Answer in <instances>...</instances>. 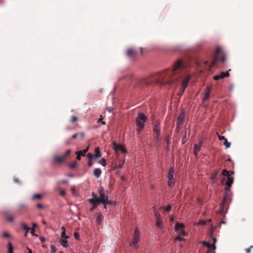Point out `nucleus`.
Segmentation results:
<instances>
[{"label":"nucleus","mask_w":253,"mask_h":253,"mask_svg":"<svg viewBox=\"0 0 253 253\" xmlns=\"http://www.w3.org/2000/svg\"><path fill=\"white\" fill-rule=\"evenodd\" d=\"M99 163L103 167H105L106 165V162L104 158H102Z\"/></svg>","instance_id":"473e14b6"},{"label":"nucleus","mask_w":253,"mask_h":253,"mask_svg":"<svg viewBox=\"0 0 253 253\" xmlns=\"http://www.w3.org/2000/svg\"><path fill=\"white\" fill-rule=\"evenodd\" d=\"M77 120V118L75 116H72L71 119V121L73 123L76 122Z\"/></svg>","instance_id":"a18cd8bd"},{"label":"nucleus","mask_w":253,"mask_h":253,"mask_svg":"<svg viewBox=\"0 0 253 253\" xmlns=\"http://www.w3.org/2000/svg\"><path fill=\"white\" fill-rule=\"evenodd\" d=\"M223 144L225 145L226 148H229L230 146V143L228 142L226 138L224 139Z\"/></svg>","instance_id":"7c9ffc66"},{"label":"nucleus","mask_w":253,"mask_h":253,"mask_svg":"<svg viewBox=\"0 0 253 253\" xmlns=\"http://www.w3.org/2000/svg\"><path fill=\"white\" fill-rule=\"evenodd\" d=\"M31 230V234L32 235V236H37L36 234H35V230L34 228H32V229H30Z\"/></svg>","instance_id":"de8ad7c7"},{"label":"nucleus","mask_w":253,"mask_h":253,"mask_svg":"<svg viewBox=\"0 0 253 253\" xmlns=\"http://www.w3.org/2000/svg\"><path fill=\"white\" fill-rule=\"evenodd\" d=\"M21 226L23 229L26 232H28L30 230V228L25 223H22L21 224Z\"/></svg>","instance_id":"cd10ccee"},{"label":"nucleus","mask_w":253,"mask_h":253,"mask_svg":"<svg viewBox=\"0 0 253 253\" xmlns=\"http://www.w3.org/2000/svg\"><path fill=\"white\" fill-rule=\"evenodd\" d=\"M202 244L204 246H206L208 247L209 250L207 252V253H215L214 251L215 250V245H211L206 242H203Z\"/></svg>","instance_id":"4468645a"},{"label":"nucleus","mask_w":253,"mask_h":253,"mask_svg":"<svg viewBox=\"0 0 253 253\" xmlns=\"http://www.w3.org/2000/svg\"><path fill=\"white\" fill-rule=\"evenodd\" d=\"M229 172V174H233L234 173V171H228Z\"/></svg>","instance_id":"69168bd1"},{"label":"nucleus","mask_w":253,"mask_h":253,"mask_svg":"<svg viewBox=\"0 0 253 253\" xmlns=\"http://www.w3.org/2000/svg\"><path fill=\"white\" fill-rule=\"evenodd\" d=\"M101 170L99 168H96L94 169L93 174L96 178H99L101 174Z\"/></svg>","instance_id":"4be33fe9"},{"label":"nucleus","mask_w":253,"mask_h":253,"mask_svg":"<svg viewBox=\"0 0 253 253\" xmlns=\"http://www.w3.org/2000/svg\"><path fill=\"white\" fill-rule=\"evenodd\" d=\"M211 234H212V233H211ZM211 239L213 241V243H212V245H215V242H216V239L214 237H211Z\"/></svg>","instance_id":"3c124183"},{"label":"nucleus","mask_w":253,"mask_h":253,"mask_svg":"<svg viewBox=\"0 0 253 253\" xmlns=\"http://www.w3.org/2000/svg\"><path fill=\"white\" fill-rule=\"evenodd\" d=\"M231 187H228V186H227L225 188H224V190L225 191V192H230V188Z\"/></svg>","instance_id":"864d4df0"},{"label":"nucleus","mask_w":253,"mask_h":253,"mask_svg":"<svg viewBox=\"0 0 253 253\" xmlns=\"http://www.w3.org/2000/svg\"><path fill=\"white\" fill-rule=\"evenodd\" d=\"M7 220L9 222H12L14 221V218L11 215H8L7 216Z\"/></svg>","instance_id":"58836bf2"},{"label":"nucleus","mask_w":253,"mask_h":253,"mask_svg":"<svg viewBox=\"0 0 253 253\" xmlns=\"http://www.w3.org/2000/svg\"><path fill=\"white\" fill-rule=\"evenodd\" d=\"M92 205V207L90 208V211H92L94 210V209H95V208L97 206H94L93 204H91Z\"/></svg>","instance_id":"680f3d73"},{"label":"nucleus","mask_w":253,"mask_h":253,"mask_svg":"<svg viewBox=\"0 0 253 253\" xmlns=\"http://www.w3.org/2000/svg\"><path fill=\"white\" fill-rule=\"evenodd\" d=\"M147 120V117L144 114L140 113L136 119V124L138 130L141 131L144 126V123Z\"/></svg>","instance_id":"39448f33"},{"label":"nucleus","mask_w":253,"mask_h":253,"mask_svg":"<svg viewBox=\"0 0 253 253\" xmlns=\"http://www.w3.org/2000/svg\"><path fill=\"white\" fill-rule=\"evenodd\" d=\"M53 160L55 163L62 164L65 162L66 160V156L55 155L53 157Z\"/></svg>","instance_id":"2eb2a0df"},{"label":"nucleus","mask_w":253,"mask_h":253,"mask_svg":"<svg viewBox=\"0 0 253 253\" xmlns=\"http://www.w3.org/2000/svg\"><path fill=\"white\" fill-rule=\"evenodd\" d=\"M103 216L100 213H97L96 214V222L97 224L100 225L101 223Z\"/></svg>","instance_id":"aec40b11"},{"label":"nucleus","mask_w":253,"mask_h":253,"mask_svg":"<svg viewBox=\"0 0 253 253\" xmlns=\"http://www.w3.org/2000/svg\"><path fill=\"white\" fill-rule=\"evenodd\" d=\"M78 135V133H75V134H74L72 135V136H71V137H72V138H73V139H75V138L77 137V135Z\"/></svg>","instance_id":"13d9d810"},{"label":"nucleus","mask_w":253,"mask_h":253,"mask_svg":"<svg viewBox=\"0 0 253 253\" xmlns=\"http://www.w3.org/2000/svg\"><path fill=\"white\" fill-rule=\"evenodd\" d=\"M185 68V65L182 61L178 60L175 62L172 69H168L162 72L155 74L153 78L154 81L161 85H170L177 83L180 78H182Z\"/></svg>","instance_id":"f257e3e1"},{"label":"nucleus","mask_w":253,"mask_h":253,"mask_svg":"<svg viewBox=\"0 0 253 253\" xmlns=\"http://www.w3.org/2000/svg\"><path fill=\"white\" fill-rule=\"evenodd\" d=\"M95 154L94 155V158H98L99 157H100L101 155V153H100V149H99V147H96L95 148Z\"/></svg>","instance_id":"b1692460"},{"label":"nucleus","mask_w":253,"mask_h":253,"mask_svg":"<svg viewBox=\"0 0 253 253\" xmlns=\"http://www.w3.org/2000/svg\"><path fill=\"white\" fill-rule=\"evenodd\" d=\"M78 135H80L82 138H83L84 136V133L82 132L78 133Z\"/></svg>","instance_id":"bf43d9fd"},{"label":"nucleus","mask_w":253,"mask_h":253,"mask_svg":"<svg viewBox=\"0 0 253 253\" xmlns=\"http://www.w3.org/2000/svg\"><path fill=\"white\" fill-rule=\"evenodd\" d=\"M142 83L145 84L148 83V82L146 81V80L144 79L142 80Z\"/></svg>","instance_id":"e2e57ef3"},{"label":"nucleus","mask_w":253,"mask_h":253,"mask_svg":"<svg viewBox=\"0 0 253 253\" xmlns=\"http://www.w3.org/2000/svg\"><path fill=\"white\" fill-rule=\"evenodd\" d=\"M156 225L160 228L162 227V222L160 219L156 220Z\"/></svg>","instance_id":"c756f323"},{"label":"nucleus","mask_w":253,"mask_h":253,"mask_svg":"<svg viewBox=\"0 0 253 253\" xmlns=\"http://www.w3.org/2000/svg\"><path fill=\"white\" fill-rule=\"evenodd\" d=\"M67 183H68V181L66 180H59L58 181V184H67Z\"/></svg>","instance_id":"4c0bfd02"},{"label":"nucleus","mask_w":253,"mask_h":253,"mask_svg":"<svg viewBox=\"0 0 253 253\" xmlns=\"http://www.w3.org/2000/svg\"><path fill=\"white\" fill-rule=\"evenodd\" d=\"M231 202V193L230 192H225L223 200L220 205V209L218 211V212L220 214L224 213V211L227 210V206Z\"/></svg>","instance_id":"20e7f679"},{"label":"nucleus","mask_w":253,"mask_h":253,"mask_svg":"<svg viewBox=\"0 0 253 253\" xmlns=\"http://www.w3.org/2000/svg\"><path fill=\"white\" fill-rule=\"evenodd\" d=\"M174 184V180L173 178L171 179L170 180H169V181L168 182V185L169 186H171Z\"/></svg>","instance_id":"f704fd0d"},{"label":"nucleus","mask_w":253,"mask_h":253,"mask_svg":"<svg viewBox=\"0 0 253 253\" xmlns=\"http://www.w3.org/2000/svg\"><path fill=\"white\" fill-rule=\"evenodd\" d=\"M186 129H185L184 131H183L182 132V142H183V143H184V142H185L184 139L186 138Z\"/></svg>","instance_id":"e433bc0d"},{"label":"nucleus","mask_w":253,"mask_h":253,"mask_svg":"<svg viewBox=\"0 0 253 253\" xmlns=\"http://www.w3.org/2000/svg\"><path fill=\"white\" fill-rule=\"evenodd\" d=\"M191 77L189 75H187L182 81L181 83V87L179 90V92L178 93V95L179 96H181L185 88L188 85V83L189 80H190Z\"/></svg>","instance_id":"0eeeda50"},{"label":"nucleus","mask_w":253,"mask_h":253,"mask_svg":"<svg viewBox=\"0 0 253 253\" xmlns=\"http://www.w3.org/2000/svg\"><path fill=\"white\" fill-rule=\"evenodd\" d=\"M26 208V205L23 203H20L18 205L17 210L18 211L22 210L25 209Z\"/></svg>","instance_id":"393cba45"},{"label":"nucleus","mask_w":253,"mask_h":253,"mask_svg":"<svg viewBox=\"0 0 253 253\" xmlns=\"http://www.w3.org/2000/svg\"><path fill=\"white\" fill-rule=\"evenodd\" d=\"M218 172V170L213 169L212 172L211 173L210 179L212 181V184H213L216 180Z\"/></svg>","instance_id":"f3484780"},{"label":"nucleus","mask_w":253,"mask_h":253,"mask_svg":"<svg viewBox=\"0 0 253 253\" xmlns=\"http://www.w3.org/2000/svg\"><path fill=\"white\" fill-rule=\"evenodd\" d=\"M174 169L173 168H171L168 172V178L169 180H170L171 179H173V173H174Z\"/></svg>","instance_id":"5701e85b"},{"label":"nucleus","mask_w":253,"mask_h":253,"mask_svg":"<svg viewBox=\"0 0 253 253\" xmlns=\"http://www.w3.org/2000/svg\"><path fill=\"white\" fill-rule=\"evenodd\" d=\"M42 198V196L40 194H35L33 196L32 199L33 200H35V199H41Z\"/></svg>","instance_id":"72a5a7b5"},{"label":"nucleus","mask_w":253,"mask_h":253,"mask_svg":"<svg viewBox=\"0 0 253 253\" xmlns=\"http://www.w3.org/2000/svg\"><path fill=\"white\" fill-rule=\"evenodd\" d=\"M92 165H93V163H92L91 160H88V162L87 163V166L88 167H91L92 166Z\"/></svg>","instance_id":"603ef678"},{"label":"nucleus","mask_w":253,"mask_h":253,"mask_svg":"<svg viewBox=\"0 0 253 253\" xmlns=\"http://www.w3.org/2000/svg\"><path fill=\"white\" fill-rule=\"evenodd\" d=\"M77 165V162H76V161H74L73 162H72L70 165V168L71 169H74L76 166Z\"/></svg>","instance_id":"2f4dec72"},{"label":"nucleus","mask_w":253,"mask_h":253,"mask_svg":"<svg viewBox=\"0 0 253 253\" xmlns=\"http://www.w3.org/2000/svg\"><path fill=\"white\" fill-rule=\"evenodd\" d=\"M8 247V253H13V247L11 243L9 242L7 244Z\"/></svg>","instance_id":"bb28decb"},{"label":"nucleus","mask_w":253,"mask_h":253,"mask_svg":"<svg viewBox=\"0 0 253 253\" xmlns=\"http://www.w3.org/2000/svg\"><path fill=\"white\" fill-rule=\"evenodd\" d=\"M218 138L220 140H224V139H225V138L224 137V136H221V135H218Z\"/></svg>","instance_id":"6e6d98bb"},{"label":"nucleus","mask_w":253,"mask_h":253,"mask_svg":"<svg viewBox=\"0 0 253 253\" xmlns=\"http://www.w3.org/2000/svg\"><path fill=\"white\" fill-rule=\"evenodd\" d=\"M93 157L94 158V155H93L91 153H89L87 154V158L88 160H91Z\"/></svg>","instance_id":"c9c22d12"},{"label":"nucleus","mask_w":253,"mask_h":253,"mask_svg":"<svg viewBox=\"0 0 253 253\" xmlns=\"http://www.w3.org/2000/svg\"><path fill=\"white\" fill-rule=\"evenodd\" d=\"M184 226L181 223H176L175 225V231L177 232L178 235H182V236H186L187 235L184 230Z\"/></svg>","instance_id":"1a4fd4ad"},{"label":"nucleus","mask_w":253,"mask_h":253,"mask_svg":"<svg viewBox=\"0 0 253 253\" xmlns=\"http://www.w3.org/2000/svg\"><path fill=\"white\" fill-rule=\"evenodd\" d=\"M40 240L41 241V242L43 243L45 241V239L43 237H40Z\"/></svg>","instance_id":"4d7b16f0"},{"label":"nucleus","mask_w":253,"mask_h":253,"mask_svg":"<svg viewBox=\"0 0 253 253\" xmlns=\"http://www.w3.org/2000/svg\"><path fill=\"white\" fill-rule=\"evenodd\" d=\"M99 194L100 198H98V196H97L94 193H92V198L88 199V202L90 204H93L94 206H98L100 203H102V204L108 203V201H109L108 197L105 194L103 189H100L99 190Z\"/></svg>","instance_id":"f03ea898"},{"label":"nucleus","mask_w":253,"mask_h":253,"mask_svg":"<svg viewBox=\"0 0 253 253\" xmlns=\"http://www.w3.org/2000/svg\"><path fill=\"white\" fill-rule=\"evenodd\" d=\"M253 249V246H252L246 250V253H251Z\"/></svg>","instance_id":"ea45409f"},{"label":"nucleus","mask_w":253,"mask_h":253,"mask_svg":"<svg viewBox=\"0 0 253 253\" xmlns=\"http://www.w3.org/2000/svg\"><path fill=\"white\" fill-rule=\"evenodd\" d=\"M171 207L170 205H168L167 206V207L166 208V209H165V211L166 212H169L170 210H171Z\"/></svg>","instance_id":"a19ab883"},{"label":"nucleus","mask_w":253,"mask_h":253,"mask_svg":"<svg viewBox=\"0 0 253 253\" xmlns=\"http://www.w3.org/2000/svg\"><path fill=\"white\" fill-rule=\"evenodd\" d=\"M231 70L229 69L228 71H227L226 72H222L220 73L219 75H215L213 77V79L215 80H218L221 79H223L225 77H227L229 76V71H230Z\"/></svg>","instance_id":"f8f14e48"},{"label":"nucleus","mask_w":253,"mask_h":253,"mask_svg":"<svg viewBox=\"0 0 253 253\" xmlns=\"http://www.w3.org/2000/svg\"><path fill=\"white\" fill-rule=\"evenodd\" d=\"M136 53V50L133 48H130L127 50L126 55L130 57H134Z\"/></svg>","instance_id":"a211bd4d"},{"label":"nucleus","mask_w":253,"mask_h":253,"mask_svg":"<svg viewBox=\"0 0 253 253\" xmlns=\"http://www.w3.org/2000/svg\"><path fill=\"white\" fill-rule=\"evenodd\" d=\"M33 228H34V227H36L37 226V225L36 223H33Z\"/></svg>","instance_id":"0e129e2a"},{"label":"nucleus","mask_w":253,"mask_h":253,"mask_svg":"<svg viewBox=\"0 0 253 253\" xmlns=\"http://www.w3.org/2000/svg\"><path fill=\"white\" fill-rule=\"evenodd\" d=\"M2 235L4 238H8L10 236L9 234L7 232H4Z\"/></svg>","instance_id":"49530a36"},{"label":"nucleus","mask_w":253,"mask_h":253,"mask_svg":"<svg viewBox=\"0 0 253 253\" xmlns=\"http://www.w3.org/2000/svg\"><path fill=\"white\" fill-rule=\"evenodd\" d=\"M183 236H182V235H178V236L175 238L174 240L175 241H183L185 240L183 238Z\"/></svg>","instance_id":"c85d7f7f"},{"label":"nucleus","mask_w":253,"mask_h":253,"mask_svg":"<svg viewBox=\"0 0 253 253\" xmlns=\"http://www.w3.org/2000/svg\"><path fill=\"white\" fill-rule=\"evenodd\" d=\"M27 249L29 250L28 253H32V250L30 249L29 248H27Z\"/></svg>","instance_id":"338daca9"},{"label":"nucleus","mask_w":253,"mask_h":253,"mask_svg":"<svg viewBox=\"0 0 253 253\" xmlns=\"http://www.w3.org/2000/svg\"><path fill=\"white\" fill-rule=\"evenodd\" d=\"M42 205L41 204H38L37 205V207L38 209H42Z\"/></svg>","instance_id":"052dcab7"},{"label":"nucleus","mask_w":253,"mask_h":253,"mask_svg":"<svg viewBox=\"0 0 253 253\" xmlns=\"http://www.w3.org/2000/svg\"><path fill=\"white\" fill-rule=\"evenodd\" d=\"M202 144H203V140H200L199 141V142L198 144H195L194 145L193 152H194V154L196 156L197 155L198 152L200 151Z\"/></svg>","instance_id":"dca6fc26"},{"label":"nucleus","mask_w":253,"mask_h":253,"mask_svg":"<svg viewBox=\"0 0 253 253\" xmlns=\"http://www.w3.org/2000/svg\"><path fill=\"white\" fill-rule=\"evenodd\" d=\"M74 237L76 240H79L80 239V235L77 232L74 233Z\"/></svg>","instance_id":"37998d69"},{"label":"nucleus","mask_w":253,"mask_h":253,"mask_svg":"<svg viewBox=\"0 0 253 253\" xmlns=\"http://www.w3.org/2000/svg\"><path fill=\"white\" fill-rule=\"evenodd\" d=\"M88 147H86L85 149H84L83 150L79 151L76 152V153H79L80 155L84 156H85V153L88 151Z\"/></svg>","instance_id":"a878e982"},{"label":"nucleus","mask_w":253,"mask_h":253,"mask_svg":"<svg viewBox=\"0 0 253 253\" xmlns=\"http://www.w3.org/2000/svg\"><path fill=\"white\" fill-rule=\"evenodd\" d=\"M76 154H77V158H76V159H77L78 160L80 161V160H81V156L82 155H80L79 153H76Z\"/></svg>","instance_id":"5fc2aeb1"},{"label":"nucleus","mask_w":253,"mask_h":253,"mask_svg":"<svg viewBox=\"0 0 253 253\" xmlns=\"http://www.w3.org/2000/svg\"><path fill=\"white\" fill-rule=\"evenodd\" d=\"M68 176L70 177H73V175L72 174H68Z\"/></svg>","instance_id":"774afa93"},{"label":"nucleus","mask_w":253,"mask_h":253,"mask_svg":"<svg viewBox=\"0 0 253 253\" xmlns=\"http://www.w3.org/2000/svg\"><path fill=\"white\" fill-rule=\"evenodd\" d=\"M210 91H211V87L210 86H208L207 87V91L205 92L204 94V96L203 98V100L204 101H205L206 100H208L210 97Z\"/></svg>","instance_id":"412c9836"},{"label":"nucleus","mask_w":253,"mask_h":253,"mask_svg":"<svg viewBox=\"0 0 253 253\" xmlns=\"http://www.w3.org/2000/svg\"><path fill=\"white\" fill-rule=\"evenodd\" d=\"M71 153V150H67L65 153L64 154V155H63V156H66V158H67V157L68 156V155H69Z\"/></svg>","instance_id":"c03bdc74"},{"label":"nucleus","mask_w":253,"mask_h":253,"mask_svg":"<svg viewBox=\"0 0 253 253\" xmlns=\"http://www.w3.org/2000/svg\"><path fill=\"white\" fill-rule=\"evenodd\" d=\"M159 125H160V124L159 123H156L155 124L154 128H153V131L154 132H155L157 134V138H158L159 136L160 135V130H161Z\"/></svg>","instance_id":"6ab92c4d"},{"label":"nucleus","mask_w":253,"mask_h":253,"mask_svg":"<svg viewBox=\"0 0 253 253\" xmlns=\"http://www.w3.org/2000/svg\"><path fill=\"white\" fill-rule=\"evenodd\" d=\"M111 203H112L111 201H108V203H106L105 204H103V205H104V209H106V205H111Z\"/></svg>","instance_id":"09e8293b"},{"label":"nucleus","mask_w":253,"mask_h":253,"mask_svg":"<svg viewBox=\"0 0 253 253\" xmlns=\"http://www.w3.org/2000/svg\"><path fill=\"white\" fill-rule=\"evenodd\" d=\"M139 240V233L137 229H135L133 236V240L130 246L134 248H136V244L138 242Z\"/></svg>","instance_id":"9d476101"},{"label":"nucleus","mask_w":253,"mask_h":253,"mask_svg":"<svg viewBox=\"0 0 253 253\" xmlns=\"http://www.w3.org/2000/svg\"><path fill=\"white\" fill-rule=\"evenodd\" d=\"M222 174L227 177V180L226 182V186H228V187H231L233 183L234 178L231 176L230 174H229V172L228 171V170L226 169H223L222 171Z\"/></svg>","instance_id":"6e6552de"},{"label":"nucleus","mask_w":253,"mask_h":253,"mask_svg":"<svg viewBox=\"0 0 253 253\" xmlns=\"http://www.w3.org/2000/svg\"><path fill=\"white\" fill-rule=\"evenodd\" d=\"M155 217L156 218V220L160 219L161 215L159 214V213H158V212H155Z\"/></svg>","instance_id":"79ce46f5"},{"label":"nucleus","mask_w":253,"mask_h":253,"mask_svg":"<svg viewBox=\"0 0 253 253\" xmlns=\"http://www.w3.org/2000/svg\"><path fill=\"white\" fill-rule=\"evenodd\" d=\"M112 148L116 153H124L125 151V148L122 145L117 144L115 142L112 143Z\"/></svg>","instance_id":"9b49d317"},{"label":"nucleus","mask_w":253,"mask_h":253,"mask_svg":"<svg viewBox=\"0 0 253 253\" xmlns=\"http://www.w3.org/2000/svg\"><path fill=\"white\" fill-rule=\"evenodd\" d=\"M185 117L184 113L181 112L177 118L176 124L177 127L180 128L181 125L182 124Z\"/></svg>","instance_id":"ddd939ff"},{"label":"nucleus","mask_w":253,"mask_h":253,"mask_svg":"<svg viewBox=\"0 0 253 253\" xmlns=\"http://www.w3.org/2000/svg\"><path fill=\"white\" fill-rule=\"evenodd\" d=\"M61 230L62 233L61 235V239H60V243L63 247L67 248L68 247V244L67 239L69 238V236L66 235V229L65 227H62Z\"/></svg>","instance_id":"423d86ee"},{"label":"nucleus","mask_w":253,"mask_h":253,"mask_svg":"<svg viewBox=\"0 0 253 253\" xmlns=\"http://www.w3.org/2000/svg\"><path fill=\"white\" fill-rule=\"evenodd\" d=\"M60 194L62 196H64L66 194V192L64 190H62L60 191Z\"/></svg>","instance_id":"8fccbe9b"},{"label":"nucleus","mask_w":253,"mask_h":253,"mask_svg":"<svg viewBox=\"0 0 253 253\" xmlns=\"http://www.w3.org/2000/svg\"><path fill=\"white\" fill-rule=\"evenodd\" d=\"M218 61H219L222 63H224L226 61L225 54L222 51V49L220 47L216 48L211 63L209 66V69L211 70L212 67L216 66Z\"/></svg>","instance_id":"7ed1b4c3"}]
</instances>
